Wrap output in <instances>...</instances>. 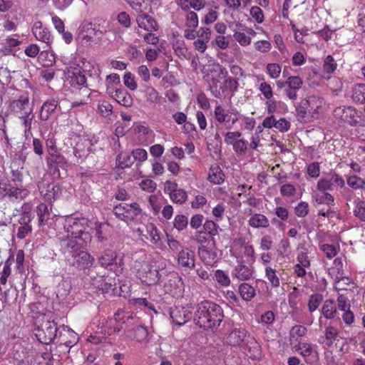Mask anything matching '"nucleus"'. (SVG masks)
Instances as JSON below:
<instances>
[{
  "label": "nucleus",
  "mask_w": 365,
  "mask_h": 365,
  "mask_svg": "<svg viewBox=\"0 0 365 365\" xmlns=\"http://www.w3.org/2000/svg\"><path fill=\"white\" fill-rule=\"evenodd\" d=\"M214 118L218 124L231 129L239 120L240 113L235 108L226 109L222 105L217 104L214 109Z\"/></svg>",
  "instance_id": "obj_9"
},
{
  "label": "nucleus",
  "mask_w": 365,
  "mask_h": 365,
  "mask_svg": "<svg viewBox=\"0 0 365 365\" xmlns=\"http://www.w3.org/2000/svg\"><path fill=\"white\" fill-rule=\"evenodd\" d=\"M34 118L33 109H30L28 113L19 116V118L21 121V125L24 127V133L26 138L32 135L31 125Z\"/></svg>",
  "instance_id": "obj_32"
},
{
  "label": "nucleus",
  "mask_w": 365,
  "mask_h": 365,
  "mask_svg": "<svg viewBox=\"0 0 365 365\" xmlns=\"http://www.w3.org/2000/svg\"><path fill=\"white\" fill-rule=\"evenodd\" d=\"M29 194V190L26 188H21L13 186L11 183L1 180L0 181V196L1 197H8L9 200H22Z\"/></svg>",
  "instance_id": "obj_11"
},
{
  "label": "nucleus",
  "mask_w": 365,
  "mask_h": 365,
  "mask_svg": "<svg viewBox=\"0 0 365 365\" xmlns=\"http://www.w3.org/2000/svg\"><path fill=\"white\" fill-rule=\"evenodd\" d=\"M239 292L242 299L247 302L251 301L256 294L255 288L247 283L239 286Z\"/></svg>",
  "instance_id": "obj_38"
},
{
  "label": "nucleus",
  "mask_w": 365,
  "mask_h": 365,
  "mask_svg": "<svg viewBox=\"0 0 365 365\" xmlns=\"http://www.w3.org/2000/svg\"><path fill=\"white\" fill-rule=\"evenodd\" d=\"M250 15L259 24H262L264 21V12L259 6H252L250 9Z\"/></svg>",
  "instance_id": "obj_57"
},
{
  "label": "nucleus",
  "mask_w": 365,
  "mask_h": 365,
  "mask_svg": "<svg viewBox=\"0 0 365 365\" xmlns=\"http://www.w3.org/2000/svg\"><path fill=\"white\" fill-rule=\"evenodd\" d=\"M337 64L331 55H328L324 61L323 71L327 74H331L336 69Z\"/></svg>",
  "instance_id": "obj_51"
},
{
  "label": "nucleus",
  "mask_w": 365,
  "mask_h": 365,
  "mask_svg": "<svg viewBox=\"0 0 365 365\" xmlns=\"http://www.w3.org/2000/svg\"><path fill=\"white\" fill-rule=\"evenodd\" d=\"M265 277L272 287H278L280 284L279 278L277 275V271L269 266L264 268Z\"/></svg>",
  "instance_id": "obj_44"
},
{
  "label": "nucleus",
  "mask_w": 365,
  "mask_h": 365,
  "mask_svg": "<svg viewBox=\"0 0 365 365\" xmlns=\"http://www.w3.org/2000/svg\"><path fill=\"white\" fill-rule=\"evenodd\" d=\"M130 302L138 308H145L155 312L154 304L145 298H134L130 299Z\"/></svg>",
  "instance_id": "obj_54"
},
{
  "label": "nucleus",
  "mask_w": 365,
  "mask_h": 365,
  "mask_svg": "<svg viewBox=\"0 0 365 365\" xmlns=\"http://www.w3.org/2000/svg\"><path fill=\"white\" fill-rule=\"evenodd\" d=\"M258 80L262 81L259 85V91L264 96L266 100L272 99L273 97V91L271 86L264 81V76H258Z\"/></svg>",
  "instance_id": "obj_47"
},
{
  "label": "nucleus",
  "mask_w": 365,
  "mask_h": 365,
  "mask_svg": "<svg viewBox=\"0 0 365 365\" xmlns=\"http://www.w3.org/2000/svg\"><path fill=\"white\" fill-rule=\"evenodd\" d=\"M170 198L174 203L182 204L187 200V195L183 189L178 188Z\"/></svg>",
  "instance_id": "obj_56"
},
{
  "label": "nucleus",
  "mask_w": 365,
  "mask_h": 365,
  "mask_svg": "<svg viewBox=\"0 0 365 365\" xmlns=\"http://www.w3.org/2000/svg\"><path fill=\"white\" fill-rule=\"evenodd\" d=\"M204 79L207 83L208 90L217 98H222V91L220 89L218 83L228 76V71L220 63L209 66L205 68Z\"/></svg>",
  "instance_id": "obj_4"
},
{
  "label": "nucleus",
  "mask_w": 365,
  "mask_h": 365,
  "mask_svg": "<svg viewBox=\"0 0 365 365\" xmlns=\"http://www.w3.org/2000/svg\"><path fill=\"white\" fill-rule=\"evenodd\" d=\"M188 224L187 217L184 215H178L175 217L173 225L179 231L185 229Z\"/></svg>",
  "instance_id": "obj_63"
},
{
  "label": "nucleus",
  "mask_w": 365,
  "mask_h": 365,
  "mask_svg": "<svg viewBox=\"0 0 365 365\" xmlns=\"http://www.w3.org/2000/svg\"><path fill=\"white\" fill-rule=\"evenodd\" d=\"M38 187L41 195L47 201L54 200L58 198L61 194L59 185L49 182L44 178L38 182Z\"/></svg>",
  "instance_id": "obj_12"
},
{
  "label": "nucleus",
  "mask_w": 365,
  "mask_h": 365,
  "mask_svg": "<svg viewBox=\"0 0 365 365\" xmlns=\"http://www.w3.org/2000/svg\"><path fill=\"white\" fill-rule=\"evenodd\" d=\"M99 23H88L83 26L86 29L89 34L95 36L103 35L109 30V22L106 20L100 21Z\"/></svg>",
  "instance_id": "obj_26"
},
{
  "label": "nucleus",
  "mask_w": 365,
  "mask_h": 365,
  "mask_svg": "<svg viewBox=\"0 0 365 365\" xmlns=\"http://www.w3.org/2000/svg\"><path fill=\"white\" fill-rule=\"evenodd\" d=\"M69 78L71 90L81 86H88L86 76L79 69L74 68V71H72Z\"/></svg>",
  "instance_id": "obj_33"
},
{
  "label": "nucleus",
  "mask_w": 365,
  "mask_h": 365,
  "mask_svg": "<svg viewBox=\"0 0 365 365\" xmlns=\"http://www.w3.org/2000/svg\"><path fill=\"white\" fill-rule=\"evenodd\" d=\"M215 279L222 287H227L230 285L231 281L229 275L222 269H217L215 272Z\"/></svg>",
  "instance_id": "obj_49"
},
{
  "label": "nucleus",
  "mask_w": 365,
  "mask_h": 365,
  "mask_svg": "<svg viewBox=\"0 0 365 365\" xmlns=\"http://www.w3.org/2000/svg\"><path fill=\"white\" fill-rule=\"evenodd\" d=\"M98 110L103 117H108L112 114L113 106L107 101H101L98 104Z\"/></svg>",
  "instance_id": "obj_58"
},
{
  "label": "nucleus",
  "mask_w": 365,
  "mask_h": 365,
  "mask_svg": "<svg viewBox=\"0 0 365 365\" xmlns=\"http://www.w3.org/2000/svg\"><path fill=\"white\" fill-rule=\"evenodd\" d=\"M321 312L327 319H331L334 317L336 309L334 301L327 300L321 309Z\"/></svg>",
  "instance_id": "obj_48"
},
{
  "label": "nucleus",
  "mask_w": 365,
  "mask_h": 365,
  "mask_svg": "<svg viewBox=\"0 0 365 365\" xmlns=\"http://www.w3.org/2000/svg\"><path fill=\"white\" fill-rule=\"evenodd\" d=\"M347 184L352 188H365V180H363L356 175L350 176L347 179Z\"/></svg>",
  "instance_id": "obj_64"
},
{
  "label": "nucleus",
  "mask_w": 365,
  "mask_h": 365,
  "mask_svg": "<svg viewBox=\"0 0 365 365\" xmlns=\"http://www.w3.org/2000/svg\"><path fill=\"white\" fill-rule=\"evenodd\" d=\"M106 91L109 93L110 91H115V86L120 84V76L116 73L110 74L106 76Z\"/></svg>",
  "instance_id": "obj_53"
},
{
  "label": "nucleus",
  "mask_w": 365,
  "mask_h": 365,
  "mask_svg": "<svg viewBox=\"0 0 365 365\" xmlns=\"http://www.w3.org/2000/svg\"><path fill=\"white\" fill-rule=\"evenodd\" d=\"M88 224L89 221L86 218L68 217L63 224L67 237L61 239V248L72 252L73 247H87L92 239Z\"/></svg>",
  "instance_id": "obj_1"
},
{
  "label": "nucleus",
  "mask_w": 365,
  "mask_h": 365,
  "mask_svg": "<svg viewBox=\"0 0 365 365\" xmlns=\"http://www.w3.org/2000/svg\"><path fill=\"white\" fill-rule=\"evenodd\" d=\"M247 223L250 227L255 229H267L269 227V221L268 218L261 213H254L252 215L248 220Z\"/></svg>",
  "instance_id": "obj_28"
},
{
  "label": "nucleus",
  "mask_w": 365,
  "mask_h": 365,
  "mask_svg": "<svg viewBox=\"0 0 365 365\" xmlns=\"http://www.w3.org/2000/svg\"><path fill=\"white\" fill-rule=\"evenodd\" d=\"M239 86L238 78L234 77H229L225 78L222 84L220 86V89L222 91V97L226 92L234 93L237 91Z\"/></svg>",
  "instance_id": "obj_35"
},
{
  "label": "nucleus",
  "mask_w": 365,
  "mask_h": 365,
  "mask_svg": "<svg viewBox=\"0 0 365 365\" xmlns=\"http://www.w3.org/2000/svg\"><path fill=\"white\" fill-rule=\"evenodd\" d=\"M86 247H73L72 252H67L65 249H61L65 255L73 258V264L79 269H88L93 264L94 257L88 252L82 250Z\"/></svg>",
  "instance_id": "obj_10"
},
{
  "label": "nucleus",
  "mask_w": 365,
  "mask_h": 365,
  "mask_svg": "<svg viewBox=\"0 0 365 365\" xmlns=\"http://www.w3.org/2000/svg\"><path fill=\"white\" fill-rule=\"evenodd\" d=\"M36 213L38 217L39 225H45L51 217L48 205L41 203L36 207Z\"/></svg>",
  "instance_id": "obj_40"
},
{
  "label": "nucleus",
  "mask_w": 365,
  "mask_h": 365,
  "mask_svg": "<svg viewBox=\"0 0 365 365\" xmlns=\"http://www.w3.org/2000/svg\"><path fill=\"white\" fill-rule=\"evenodd\" d=\"M203 232L207 234L211 238L218 235L219 225L213 220H206L202 225Z\"/></svg>",
  "instance_id": "obj_43"
},
{
  "label": "nucleus",
  "mask_w": 365,
  "mask_h": 365,
  "mask_svg": "<svg viewBox=\"0 0 365 365\" xmlns=\"http://www.w3.org/2000/svg\"><path fill=\"white\" fill-rule=\"evenodd\" d=\"M254 48L260 53H268L272 48V44L268 40H260L254 43Z\"/></svg>",
  "instance_id": "obj_61"
},
{
  "label": "nucleus",
  "mask_w": 365,
  "mask_h": 365,
  "mask_svg": "<svg viewBox=\"0 0 365 365\" xmlns=\"http://www.w3.org/2000/svg\"><path fill=\"white\" fill-rule=\"evenodd\" d=\"M124 85L131 91L137 89L138 85L135 76L130 72H125L123 76Z\"/></svg>",
  "instance_id": "obj_62"
},
{
  "label": "nucleus",
  "mask_w": 365,
  "mask_h": 365,
  "mask_svg": "<svg viewBox=\"0 0 365 365\" xmlns=\"http://www.w3.org/2000/svg\"><path fill=\"white\" fill-rule=\"evenodd\" d=\"M275 320V315L273 312L267 311L261 315L260 319L257 320V322L262 324L264 326H271Z\"/></svg>",
  "instance_id": "obj_60"
},
{
  "label": "nucleus",
  "mask_w": 365,
  "mask_h": 365,
  "mask_svg": "<svg viewBox=\"0 0 365 365\" xmlns=\"http://www.w3.org/2000/svg\"><path fill=\"white\" fill-rule=\"evenodd\" d=\"M134 163V160L128 153H120L116 157V166L119 168L124 169L130 168Z\"/></svg>",
  "instance_id": "obj_41"
},
{
  "label": "nucleus",
  "mask_w": 365,
  "mask_h": 365,
  "mask_svg": "<svg viewBox=\"0 0 365 365\" xmlns=\"http://www.w3.org/2000/svg\"><path fill=\"white\" fill-rule=\"evenodd\" d=\"M341 120L349 123L351 126H356L361 120L357 115V111L351 106L346 107L341 115Z\"/></svg>",
  "instance_id": "obj_34"
},
{
  "label": "nucleus",
  "mask_w": 365,
  "mask_h": 365,
  "mask_svg": "<svg viewBox=\"0 0 365 365\" xmlns=\"http://www.w3.org/2000/svg\"><path fill=\"white\" fill-rule=\"evenodd\" d=\"M71 93L73 96V101L71 102L72 108L88 104L91 96V89L88 86L72 89Z\"/></svg>",
  "instance_id": "obj_18"
},
{
  "label": "nucleus",
  "mask_w": 365,
  "mask_h": 365,
  "mask_svg": "<svg viewBox=\"0 0 365 365\" xmlns=\"http://www.w3.org/2000/svg\"><path fill=\"white\" fill-rule=\"evenodd\" d=\"M108 94L121 106L130 107L133 105V101L130 94L123 88H115Z\"/></svg>",
  "instance_id": "obj_23"
},
{
  "label": "nucleus",
  "mask_w": 365,
  "mask_h": 365,
  "mask_svg": "<svg viewBox=\"0 0 365 365\" xmlns=\"http://www.w3.org/2000/svg\"><path fill=\"white\" fill-rule=\"evenodd\" d=\"M32 34L36 40L46 43L47 46H49L53 42V38L51 31L39 21L34 23Z\"/></svg>",
  "instance_id": "obj_16"
},
{
  "label": "nucleus",
  "mask_w": 365,
  "mask_h": 365,
  "mask_svg": "<svg viewBox=\"0 0 365 365\" xmlns=\"http://www.w3.org/2000/svg\"><path fill=\"white\" fill-rule=\"evenodd\" d=\"M158 261L151 259L150 255L143 254L134 261L133 269L136 273L137 277L146 285H153L160 280V272L164 270L165 264L160 262L156 266Z\"/></svg>",
  "instance_id": "obj_3"
},
{
  "label": "nucleus",
  "mask_w": 365,
  "mask_h": 365,
  "mask_svg": "<svg viewBox=\"0 0 365 365\" xmlns=\"http://www.w3.org/2000/svg\"><path fill=\"white\" fill-rule=\"evenodd\" d=\"M10 107L18 117L28 113L30 109H33L29 106V98L27 96H21L19 99L13 101Z\"/></svg>",
  "instance_id": "obj_24"
},
{
  "label": "nucleus",
  "mask_w": 365,
  "mask_h": 365,
  "mask_svg": "<svg viewBox=\"0 0 365 365\" xmlns=\"http://www.w3.org/2000/svg\"><path fill=\"white\" fill-rule=\"evenodd\" d=\"M57 324L51 316L44 315L41 325L37 328L35 336L43 344H51L57 335Z\"/></svg>",
  "instance_id": "obj_7"
},
{
  "label": "nucleus",
  "mask_w": 365,
  "mask_h": 365,
  "mask_svg": "<svg viewBox=\"0 0 365 365\" xmlns=\"http://www.w3.org/2000/svg\"><path fill=\"white\" fill-rule=\"evenodd\" d=\"M47 164L50 170H53V175H57L58 178H60V173L58 170L59 167H63L66 165L67 161L66 158L59 154L58 152L56 153V155H50V158H47Z\"/></svg>",
  "instance_id": "obj_25"
},
{
  "label": "nucleus",
  "mask_w": 365,
  "mask_h": 365,
  "mask_svg": "<svg viewBox=\"0 0 365 365\" xmlns=\"http://www.w3.org/2000/svg\"><path fill=\"white\" fill-rule=\"evenodd\" d=\"M32 351L24 347L21 344H14L11 353V358L15 365H30Z\"/></svg>",
  "instance_id": "obj_13"
},
{
  "label": "nucleus",
  "mask_w": 365,
  "mask_h": 365,
  "mask_svg": "<svg viewBox=\"0 0 365 365\" xmlns=\"http://www.w3.org/2000/svg\"><path fill=\"white\" fill-rule=\"evenodd\" d=\"M170 316L175 324L181 326L191 319L192 312L189 307L175 306L170 309Z\"/></svg>",
  "instance_id": "obj_14"
},
{
  "label": "nucleus",
  "mask_w": 365,
  "mask_h": 365,
  "mask_svg": "<svg viewBox=\"0 0 365 365\" xmlns=\"http://www.w3.org/2000/svg\"><path fill=\"white\" fill-rule=\"evenodd\" d=\"M255 268L252 264L247 265L244 261L237 262V264L232 270V276L240 281H247L253 277Z\"/></svg>",
  "instance_id": "obj_15"
},
{
  "label": "nucleus",
  "mask_w": 365,
  "mask_h": 365,
  "mask_svg": "<svg viewBox=\"0 0 365 365\" xmlns=\"http://www.w3.org/2000/svg\"><path fill=\"white\" fill-rule=\"evenodd\" d=\"M199 24L197 14L194 11H188L185 15V26L187 28L195 29Z\"/></svg>",
  "instance_id": "obj_59"
},
{
  "label": "nucleus",
  "mask_w": 365,
  "mask_h": 365,
  "mask_svg": "<svg viewBox=\"0 0 365 365\" xmlns=\"http://www.w3.org/2000/svg\"><path fill=\"white\" fill-rule=\"evenodd\" d=\"M178 264L183 268L192 269L195 267L194 252L188 248L181 249L177 256Z\"/></svg>",
  "instance_id": "obj_21"
},
{
  "label": "nucleus",
  "mask_w": 365,
  "mask_h": 365,
  "mask_svg": "<svg viewBox=\"0 0 365 365\" xmlns=\"http://www.w3.org/2000/svg\"><path fill=\"white\" fill-rule=\"evenodd\" d=\"M98 262L102 267L114 272L115 275H120L124 268V255L111 249L101 252Z\"/></svg>",
  "instance_id": "obj_5"
},
{
  "label": "nucleus",
  "mask_w": 365,
  "mask_h": 365,
  "mask_svg": "<svg viewBox=\"0 0 365 365\" xmlns=\"http://www.w3.org/2000/svg\"><path fill=\"white\" fill-rule=\"evenodd\" d=\"M58 104V101L55 99L46 101L41 108L39 118L43 121L47 120L56 109Z\"/></svg>",
  "instance_id": "obj_29"
},
{
  "label": "nucleus",
  "mask_w": 365,
  "mask_h": 365,
  "mask_svg": "<svg viewBox=\"0 0 365 365\" xmlns=\"http://www.w3.org/2000/svg\"><path fill=\"white\" fill-rule=\"evenodd\" d=\"M198 254L202 261L207 265L215 264L218 259V255L216 251L205 247L200 248Z\"/></svg>",
  "instance_id": "obj_30"
},
{
  "label": "nucleus",
  "mask_w": 365,
  "mask_h": 365,
  "mask_svg": "<svg viewBox=\"0 0 365 365\" xmlns=\"http://www.w3.org/2000/svg\"><path fill=\"white\" fill-rule=\"evenodd\" d=\"M146 231L149 235L146 238H150L151 243L159 246L160 245V232L159 230L153 224L150 223L146 225Z\"/></svg>",
  "instance_id": "obj_39"
},
{
  "label": "nucleus",
  "mask_w": 365,
  "mask_h": 365,
  "mask_svg": "<svg viewBox=\"0 0 365 365\" xmlns=\"http://www.w3.org/2000/svg\"><path fill=\"white\" fill-rule=\"evenodd\" d=\"M131 154L133 160L137 161V166L141 165L148 158L147 151L143 148H135L133 150Z\"/></svg>",
  "instance_id": "obj_52"
},
{
  "label": "nucleus",
  "mask_w": 365,
  "mask_h": 365,
  "mask_svg": "<svg viewBox=\"0 0 365 365\" xmlns=\"http://www.w3.org/2000/svg\"><path fill=\"white\" fill-rule=\"evenodd\" d=\"M93 145L90 139L79 138L73 149L74 155L78 158H86L91 152Z\"/></svg>",
  "instance_id": "obj_22"
},
{
  "label": "nucleus",
  "mask_w": 365,
  "mask_h": 365,
  "mask_svg": "<svg viewBox=\"0 0 365 365\" xmlns=\"http://www.w3.org/2000/svg\"><path fill=\"white\" fill-rule=\"evenodd\" d=\"M306 333L307 329L305 327L302 325L294 326L289 331V341L292 346L300 343L302 341L300 338L304 336Z\"/></svg>",
  "instance_id": "obj_36"
},
{
  "label": "nucleus",
  "mask_w": 365,
  "mask_h": 365,
  "mask_svg": "<svg viewBox=\"0 0 365 365\" xmlns=\"http://www.w3.org/2000/svg\"><path fill=\"white\" fill-rule=\"evenodd\" d=\"M233 37L235 40L243 47L250 45L251 38L244 32L234 31Z\"/></svg>",
  "instance_id": "obj_55"
},
{
  "label": "nucleus",
  "mask_w": 365,
  "mask_h": 365,
  "mask_svg": "<svg viewBox=\"0 0 365 365\" xmlns=\"http://www.w3.org/2000/svg\"><path fill=\"white\" fill-rule=\"evenodd\" d=\"M207 180L215 185H220L225 180V175L217 164L212 165L209 170Z\"/></svg>",
  "instance_id": "obj_31"
},
{
  "label": "nucleus",
  "mask_w": 365,
  "mask_h": 365,
  "mask_svg": "<svg viewBox=\"0 0 365 365\" xmlns=\"http://www.w3.org/2000/svg\"><path fill=\"white\" fill-rule=\"evenodd\" d=\"M11 262L10 259H8L4 266L1 272H0V285H6L9 277L11 275ZM2 287L0 286V292L2 291Z\"/></svg>",
  "instance_id": "obj_46"
},
{
  "label": "nucleus",
  "mask_w": 365,
  "mask_h": 365,
  "mask_svg": "<svg viewBox=\"0 0 365 365\" xmlns=\"http://www.w3.org/2000/svg\"><path fill=\"white\" fill-rule=\"evenodd\" d=\"M113 214L127 223L137 220L142 214V209L137 202H120L113 208Z\"/></svg>",
  "instance_id": "obj_8"
},
{
  "label": "nucleus",
  "mask_w": 365,
  "mask_h": 365,
  "mask_svg": "<svg viewBox=\"0 0 365 365\" xmlns=\"http://www.w3.org/2000/svg\"><path fill=\"white\" fill-rule=\"evenodd\" d=\"M351 98L355 103L365 104V84L357 83L351 90Z\"/></svg>",
  "instance_id": "obj_37"
},
{
  "label": "nucleus",
  "mask_w": 365,
  "mask_h": 365,
  "mask_svg": "<svg viewBox=\"0 0 365 365\" xmlns=\"http://www.w3.org/2000/svg\"><path fill=\"white\" fill-rule=\"evenodd\" d=\"M251 336L250 333L242 328H235L228 334L226 342L231 346H242L247 342V339Z\"/></svg>",
  "instance_id": "obj_17"
},
{
  "label": "nucleus",
  "mask_w": 365,
  "mask_h": 365,
  "mask_svg": "<svg viewBox=\"0 0 365 365\" xmlns=\"http://www.w3.org/2000/svg\"><path fill=\"white\" fill-rule=\"evenodd\" d=\"M223 319V309L219 304L208 300L197 304L194 321L200 328L215 331L219 328Z\"/></svg>",
  "instance_id": "obj_2"
},
{
  "label": "nucleus",
  "mask_w": 365,
  "mask_h": 365,
  "mask_svg": "<svg viewBox=\"0 0 365 365\" xmlns=\"http://www.w3.org/2000/svg\"><path fill=\"white\" fill-rule=\"evenodd\" d=\"M321 78L327 79L328 81L327 85L333 92L336 93L341 90L342 83L339 78L331 76H321Z\"/></svg>",
  "instance_id": "obj_50"
},
{
  "label": "nucleus",
  "mask_w": 365,
  "mask_h": 365,
  "mask_svg": "<svg viewBox=\"0 0 365 365\" xmlns=\"http://www.w3.org/2000/svg\"><path fill=\"white\" fill-rule=\"evenodd\" d=\"M144 95L146 101L150 104H156L160 102V96L159 93L152 86H146L144 89Z\"/></svg>",
  "instance_id": "obj_42"
},
{
  "label": "nucleus",
  "mask_w": 365,
  "mask_h": 365,
  "mask_svg": "<svg viewBox=\"0 0 365 365\" xmlns=\"http://www.w3.org/2000/svg\"><path fill=\"white\" fill-rule=\"evenodd\" d=\"M245 354L253 359H259L262 356V350L259 344L252 336L247 339V342L242 346Z\"/></svg>",
  "instance_id": "obj_20"
},
{
  "label": "nucleus",
  "mask_w": 365,
  "mask_h": 365,
  "mask_svg": "<svg viewBox=\"0 0 365 365\" xmlns=\"http://www.w3.org/2000/svg\"><path fill=\"white\" fill-rule=\"evenodd\" d=\"M292 348L299 351L300 354L304 357L310 356L313 352L317 353L316 351H314V347L312 344L302 341L297 343V345H294Z\"/></svg>",
  "instance_id": "obj_45"
},
{
  "label": "nucleus",
  "mask_w": 365,
  "mask_h": 365,
  "mask_svg": "<svg viewBox=\"0 0 365 365\" xmlns=\"http://www.w3.org/2000/svg\"><path fill=\"white\" fill-rule=\"evenodd\" d=\"M160 280L165 292L173 296L180 297L182 294L184 284L181 277L175 272H168L165 268L161 272Z\"/></svg>",
  "instance_id": "obj_6"
},
{
  "label": "nucleus",
  "mask_w": 365,
  "mask_h": 365,
  "mask_svg": "<svg viewBox=\"0 0 365 365\" xmlns=\"http://www.w3.org/2000/svg\"><path fill=\"white\" fill-rule=\"evenodd\" d=\"M321 204H327L329 206L327 211H324V209H321V216L331 218L336 216V212L331 210V206L334 205V199L332 195L324 190L321 191Z\"/></svg>",
  "instance_id": "obj_27"
},
{
  "label": "nucleus",
  "mask_w": 365,
  "mask_h": 365,
  "mask_svg": "<svg viewBox=\"0 0 365 365\" xmlns=\"http://www.w3.org/2000/svg\"><path fill=\"white\" fill-rule=\"evenodd\" d=\"M135 21L139 28L146 31H157L159 29L158 24L155 19L144 11L138 14Z\"/></svg>",
  "instance_id": "obj_19"
}]
</instances>
